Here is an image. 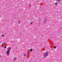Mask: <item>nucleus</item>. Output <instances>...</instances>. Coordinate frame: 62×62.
Segmentation results:
<instances>
[{"label": "nucleus", "instance_id": "nucleus-10", "mask_svg": "<svg viewBox=\"0 0 62 62\" xmlns=\"http://www.w3.org/2000/svg\"><path fill=\"white\" fill-rule=\"evenodd\" d=\"M18 23L19 24H20V21H19Z\"/></svg>", "mask_w": 62, "mask_h": 62}, {"label": "nucleus", "instance_id": "nucleus-12", "mask_svg": "<svg viewBox=\"0 0 62 62\" xmlns=\"http://www.w3.org/2000/svg\"><path fill=\"white\" fill-rule=\"evenodd\" d=\"M54 48L55 49V48H56V46H54Z\"/></svg>", "mask_w": 62, "mask_h": 62}, {"label": "nucleus", "instance_id": "nucleus-5", "mask_svg": "<svg viewBox=\"0 0 62 62\" xmlns=\"http://www.w3.org/2000/svg\"><path fill=\"white\" fill-rule=\"evenodd\" d=\"M16 58H15L14 59H13V61H15V60H16Z\"/></svg>", "mask_w": 62, "mask_h": 62}, {"label": "nucleus", "instance_id": "nucleus-1", "mask_svg": "<svg viewBox=\"0 0 62 62\" xmlns=\"http://www.w3.org/2000/svg\"><path fill=\"white\" fill-rule=\"evenodd\" d=\"M48 52H46L44 54V58H46L47 56H48Z\"/></svg>", "mask_w": 62, "mask_h": 62}, {"label": "nucleus", "instance_id": "nucleus-3", "mask_svg": "<svg viewBox=\"0 0 62 62\" xmlns=\"http://www.w3.org/2000/svg\"><path fill=\"white\" fill-rule=\"evenodd\" d=\"M46 22H47V19L46 18H45L44 20L43 23H45Z\"/></svg>", "mask_w": 62, "mask_h": 62}, {"label": "nucleus", "instance_id": "nucleus-4", "mask_svg": "<svg viewBox=\"0 0 62 62\" xmlns=\"http://www.w3.org/2000/svg\"><path fill=\"white\" fill-rule=\"evenodd\" d=\"M55 5H56V6H57L58 5V3L57 2H55Z\"/></svg>", "mask_w": 62, "mask_h": 62}, {"label": "nucleus", "instance_id": "nucleus-8", "mask_svg": "<svg viewBox=\"0 0 62 62\" xmlns=\"http://www.w3.org/2000/svg\"><path fill=\"white\" fill-rule=\"evenodd\" d=\"M7 48V46H5L4 47V49H6V48Z\"/></svg>", "mask_w": 62, "mask_h": 62}, {"label": "nucleus", "instance_id": "nucleus-15", "mask_svg": "<svg viewBox=\"0 0 62 62\" xmlns=\"http://www.w3.org/2000/svg\"><path fill=\"white\" fill-rule=\"evenodd\" d=\"M29 7H30V6H29Z\"/></svg>", "mask_w": 62, "mask_h": 62}, {"label": "nucleus", "instance_id": "nucleus-9", "mask_svg": "<svg viewBox=\"0 0 62 62\" xmlns=\"http://www.w3.org/2000/svg\"><path fill=\"white\" fill-rule=\"evenodd\" d=\"M6 43H3V44H2V45H3L4 44H5Z\"/></svg>", "mask_w": 62, "mask_h": 62}, {"label": "nucleus", "instance_id": "nucleus-11", "mask_svg": "<svg viewBox=\"0 0 62 62\" xmlns=\"http://www.w3.org/2000/svg\"><path fill=\"white\" fill-rule=\"evenodd\" d=\"M4 35H2V37H4Z\"/></svg>", "mask_w": 62, "mask_h": 62}, {"label": "nucleus", "instance_id": "nucleus-2", "mask_svg": "<svg viewBox=\"0 0 62 62\" xmlns=\"http://www.w3.org/2000/svg\"><path fill=\"white\" fill-rule=\"evenodd\" d=\"M10 51V48H8V49L7 50V51L6 52L7 54L8 55V54H9V51Z\"/></svg>", "mask_w": 62, "mask_h": 62}, {"label": "nucleus", "instance_id": "nucleus-6", "mask_svg": "<svg viewBox=\"0 0 62 62\" xmlns=\"http://www.w3.org/2000/svg\"><path fill=\"white\" fill-rule=\"evenodd\" d=\"M32 51H33V50H32V49H31L30 50V52H32Z\"/></svg>", "mask_w": 62, "mask_h": 62}, {"label": "nucleus", "instance_id": "nucleus-7", "mask_svg": "<svg viewBox=\"0 0 62 62\" xmlns=\"http://www.w3.org/2000/svg\"><path fill=\"white\" fill-rule=\"evenodd\" d=\"M57 1V2H59V1H61V0H56Z\"/></svg>", "mask_w": 62, "mask_h": 62}, {"label": "nucleus", "instance_id": "nucleus-14", "mask_svg": "<svg viewBox=\"0 0 62 62\" xmlns=\"http://www.w3.org/2000/svg\"><path fill=\"white\" fill-rule=\"evenodd\" d=\"M24 56H26V54H24Z\"/></svg>", "mask_w": 62, "mask_h": 62}, {"label": "nucleus", "instance_id": "nucleus-13", "mask_svg": "<svg viewBox=\"0 0 62 62\" xmlns=\"http://www.w3.org/2000/svg\"><path fill=\"white\" fill-rule=\"evenodd\" d=\"M33 23V22H31V24H32Z\"/></svg>", "mask_w": 62, "mask_h": 62}]
</instances>
